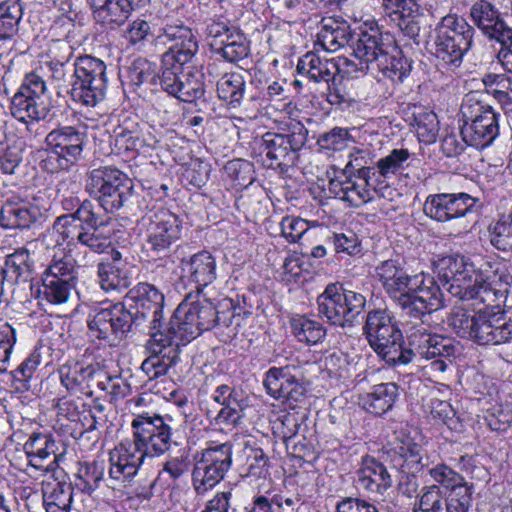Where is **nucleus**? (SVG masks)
Returning a JSON list of instances; mask_svg holds the SVG:
<instances>
[{
  "label": "nucleus",
  "mask_w": 512,
  "mask_h": 512,
  "mask_svg": "<svg viewBox=\"0 0 512 512\" xmlns=\"http://www.w3.org/2000/svg\"><path fill=\"white\" fill-rule=\"evenodd\" d=\"M398 396L399 388L395 383H380L361 398V403L367 412L381 416L393 408Z\"/></svg>",
  "instance_id": "obj_34"
},
{
  "label": "nucleus",
  "mask_w": 512,
  "mask_h": 512,
  "mask_svg": "<svg viewBox=\"0 0 512 512\" xmlns=\"http://www.w3.org/2000/svg\"><path fill=\"white\" fill-rule=\"evenodd\" d=\"M171 419L143 412L134 416L131 422L132 439L145 457H160L168 452L173 444Z\"/></svg>",
  "instance_id": "obj_15"
},
{
  "label": "nucleus",
  "mask_w": 512,
  "mask_h": 512,
  "mask_svg": "<svg viewBox=\"0 0 512 512\" xmlns=\"http://www.w3.org/2000/svg\"><path fill=\"white\" fill-rule=\"evenodd\" d=\"M490 244L497 250L512 252V220L497 221L488 228Z\"/></svg>",
  "instance_id": "obj_55"
},
{
  "label": "nucleus",
  "mask_w": 512,
  "mask_h": 512,
  "mask_svg": "<svg viewBox=\"0 0 512 512\" xmlns=\"http://www.w3.org/2000/svg\"><path fill=\"white\" fill-rule=\"evenodd\" d=\"M73 221L71 217L55 221L51 236L57 235L55 239L57 244H61V241L67 242V251L64 253L71 254L77 260L76 266L89 265L93 262L92 258L86 251H82V248L86 247L96 254L107 252L112 246L111 230L108 226L84 229L82 226L71 224Z\"/></svg>",
  "instance_id": "obj_10"
},
{
  "label": "nucleus",
  "mask_w": 512,
  "mask_h": 512,
  "mask_svg": "<svg viewBox=\"0 0 512 512\" xmlns=\"http://www.w3.org/2000/svg\"><path fill=\"white\" fill-rule=\"evenodd\" d=\"M156 66L145 58L135 59L127 71L130 83L140 86L144 83L157 84Z\"/></svg>",
  "instance_id": "obj_52"
},
{
  "label": "nucleus",
  "mask_w": 512,
  "mask_h": 512,
  "mask_svg": "<svg viewBox=\"0 0 512 512\" xmlns=\"http://www.w3.org/2000/svg\"><path fill=\"white\" fill-rule=\"evenodd\" d=\"M375 277L381 284L385 293L399 306L412 282L414 275L405 270L403 264L397 259H388L375 267Z\"/></svg>",
  "instance_id": "obj_26"
},
{
  "label": "nucleus",
  "mask_w": 512,
  "mask_h": 512,
  "mask_svg": "<svg viewBox=\"0 0 512 512\" xmlns=\"http://www.w3.org/2000/svg\"><path fill=\"white\" fill-rule=\"evenodd\" d=\"M409 157L410 153L407 149H393L386 157L378 160L379 174L384 178L396 174L404 167V163Z\"/></svg>",
  "instance_id": "obj_58"
},
{
  "label": "nucleus",
  "mask_w": 512,
  "mask_h": 512,
  "mask_svg": "<svg viewBox=\"0 0 512 512\" xmlns=\"http://www.w3.org/2000/svg\"><path fill=\"white\" fill-rule=\"evenodd\" d=\"M416 133L421 142L433 143L438 135V119L435 113L427 112L415 117Z\"/></svg>",
  "instance_id": "obj_60"
},
{
  "label": "nucleus",
  "mask_w": 512,
  "mask_h": 512,
  "mask_svg": "<svg viewBox=\"0 0 512 512\" xmlns=\"http://www.w3.org/2000/svg\"><path fill=\"white\" fill-rule=\"evenodd\" d=\"M181 346V342L165 330L151 332L146 343L150 355L141 364L142 372L149 380L165 376L179 362Z\"/></svg>",
  "instance_id": "obj_19"
},
{
  "label": "nucleus",
  "mask_w": 512,
  "mask_h": 512,
  "mask_svg": "<svg viewBox=\"0 0 512 512\" xmlns=\"http://www.w3.org/2000/svg\"><path fill=\"white\" fill-rule=\"evenodd\" d=\"M308 129L299 121H290L282 132L268 131L254 140L253 150L257 152L264 166L272 169L289 167L298 159L299 151L305 146Z\"/></svg>",
  "instance_id": "obj_7"
},
{
  "label": "nucleus",
  "mask_w": 512,
  "mask_h": 512,
  "mask_svg": "<svg viewBox=\"0 0 512 512\" xmlns=\"http://www.w3.org/2000/svg\"><path fill=\"white\" fill-rule=\"evenodd\" d=\"M127 299L135 303V325L150 321L151 331L161 330L163 319L164 295L149 283H138L127 293Z\"/></svg>",
  "instance_id": "obj_23"
},
{
  "label": "nucleus",
  "mask_w": 512,
  "mask_h": 512,
  "mask_svg": "<svg viewBox=\"0 0 512 512\" xmlns=\"http://www.w3.org/2000/svg\"><path fill=\"white\" fill-rule=\"evenodd\" d=\"M474 35V27L465 18L457 14L442 17L434 29L435 57L450 69L458 68L473 45Z\"/></svg>",
  "instance_id": "obj_8"
},
{
  "label": "nucleus",
  "mask_w": 512,
  "mask_h": 512,
  "mask_svg": "<svg viewBox=\"0 0 512 512\" xmlns=\"http://www.w3.org/2000/svg\"><path fill=\"white\" fill-rule=\"evenodd\" d=\"M219 319L215 305L205 295L189 293L176 308L165 331L185 345L214 328Z\"/></svg>",
  "instance_id": "obj_5"
},
{
  "label": "nucleus",
  "mask_w": 512,
  "mask_h": 512,
  "mask_svg": "<svg viewBox=\"0 0 512 512\" xmlns=\"http://www.w3.org/2000/svg\"><path fill=\"white\" fill-rule=\"evenodd\" d=\"M242 418V400L237 399L233 400L232 403L222 407L214 417V422L216 425L220 426L221 429L234 428L240 424Z\"/></svg>",
  "instance_id": "obj_59"
},
{
  "label": "nucleus",
  "mask_w": 512,
  "mask_h": 512,
  "mask_svg": "<svg viewBox=\"0 0 512 512\" xmlns=\"http://www.w3.org/2000/svg\"><path fill=\"white\" fill-rule=\"evenodd\" d=\"M173 44L162 55L161 68L157 73V84L174 96L182 75L185 74L183 67L190 62L198 51V43L190 28L180 25H166L163 28V35Z\"/></svg>",
  "instance_id": "obj_6"
},
{
  "label": "nucleus",
  "mask_w": 512,
  "mask_h": 512,
  "mask_svg": "<svg viewBox=\"0 0 512 512\" xmlns=\"http://www.w3.org/2000/svg\"><path fill=\"white\" fill-rule=\"evenodd\" d=\"M428 473L436 485L443 487L449 493L472 485V483H468L460 473L456 472L445 463L435 465L429 469Z\"/></svg>",
  "instance_id": "obj_45"
},
{
  "label": "nucleus",
  "mask_w": 512,
  "mask_h": 512,
  "mask_svg": "<svg viewBox=\"0 0 512 512\" xmlns=\"http://www.w3.org/2000/svg\"><path fill=\"white\" fill-rule=\"evenodd\" d=\"M365 304L363 294L345 289L338 283L328 284L317 297L319 315L331 325L342 328L352 326Z\"/></svg>",
  "instance_id": "obj_13"
},
{
  "label": "nucleus",
  "mask_w": 512,
  "mask_h": 512,
  "mask_svg": "<svg viewBox=\"0 0 512 512\" xmlns=\"http://www.w3.org/2000/svg\"><path fill=\"white\" fill-rule=\"evenodd\" d=\"M222 56L226 61L234 63L246 58L250 49L246 37L238 30L230 33L228 41L213 50Z\"/></svg>",
  "instance_id": "obj_47"
},
{
  "label": "nucleus",
  "mask_w": 512,
  "mask_h": 512,
  "mask_svg": "<svg viewBox=\"0 0 512 512\" xmlns=\"http://www.w3.org/2000/svg\"><path fill=\"white\" fill-rule=\"evenodd\" d=\"M392 461L403 474H415L428 465L425 450L411 440L403 441L395 448Z\"/></svg>",
  "instance_id": "obj_36"
},
{
  "label": "nucleus",
  "mask_w": 512,
  "mask_h": 512,
  "mask_svg": "<svg viewBox=\"0 0 512 512\" xmlns=\"http://www.w3.org/2000/svg\"><path fill=\"white\" fill-rule=\"evenodd\" d=\"M469 16L484 36L500 44L496 58L506 71L512 73V28L498 8L488 0H477L471 5Z\"/></svg>",
  "instance_id": "obj_12"
},
{
  "label": "nucleus",
  "mask_w": 512,
  "mask_h": 512,
  "mask_svg": "<svg viewBox=\"0 0 512 512\" xmlns=\"http://www.w3.org/2000/svg\"><path fill=\"white\" fill-rule=\"evenodd\" d=\"M419 509L422 512H443L442 491L438 485L432 484L422 489Z\"/></svg>",
  "instance_id": "obj_64"
},
{
  "label": "nucleus",
  "mask_w": 512,
  "mask_h": 512,
  "mask_svg": "<svg viewBox=\"0 0 512 512\" xmlns=\"http://www.w3.org/2000/svg\"><path fill=\"white\" fill-rule=\"evenodd\" d=\"M295 371L296 368L294 366H284V375L281 382L283 398L280 400L287 402L291 407H294L298 403L302 402L307 391L302 380L295 373H293Z\"/></svg>",
  "instance_id": "obj_44"
},
{
  "label": "nucleus",
  "mask_w": 512,
  "mask_h": 512,
  "mask_svg": "<svg viewBox=\"0 0 512 512\" xmlns=\"http://www.w3.org/2000/svg\"><path fill=\"white\" fill-rule=\"evenodd\" d=\"M350 142H354L349 129L334 127L327 132L319 135L317 144L321 149L341 151L344 150Z\"/></svg>",
  "instance_id": "obj_54"
},
{
  "label": "nucleus",
  "mask_w": 512,
  "mask_h": 512,
  "mask_svg": "<svg viewBox=\"0 0 512 512\" xmlns=\"http://www.w3.org/2000/svg\"><path fill=\"white\" fill-rule=\"evenodd\" d=\"M102 376H104V379H99L97 386L105 391L111 397V400L122 399L130 393V384L121 376H109L104 372Z\"/></svg>",
  "instance_id": "obj_62"
},
{
  "label": "nucleus",
  "mask_w": 512,
  "mask_h": 512,
  "mask_svg": "<svg viewBox=\"0 0 512 512\" xmlns=\"http://www.w3.org/2000/svg\"><path fill=\"white\" fill-rule=\"evenodd\" d=\"M145 458L133 439L119 443L109 452L106 485L112 489L131 486Z\"/></svg>",
  "instance_id": "obj_20"
},
{
  "label": "nucleus",
  "mask_w": 512,
  "mask_h": 512,
  "mask_svg": "<svg viewBox=\"0 0 512 512\" xmlns=\"http://www.w3.org/2000/svg\"><path fill=\"white\" fill-rule=\"evenodd\" d=\"M236 31L237 29L231 26L229 20L221 14L219 16L214 15L206 21L205 33L212 50L228 41L230 33Z\"/></svg>",
  "instance_id": "obj_50"
},
{
  "label": "nucleus",
  "mask_w": 512,
  "mask_h": 512,
  "mask_svg": "<svg viewBox=\"0 0 512 512\" xmlns=\"http://www.w3.org/2000/svg\"><path fill=\"white\" fill-rule=\"evenodd\" d=\"M39 211L23 201L7 200L0 210V225L6 229L29 228L37 219Z\"/></svg>",
  "instance_id": "obj_35"
},
{
  "label": "nucleus",
  "mask_w": 512,
  "mask_h": 512,
  "mask_svg": "<svg viewBox=\"0 0 512 512\" xmlns=\"http://www.w3.org/2000/svg\"><path fill=\"white\" fill-rule=\"evenodd\" d=\"M460 114V134L467 146L482 150L491 146L499 136L500 114L483 99L482 94L468 93L462 101Z\"/></svg>",
  "instance_id": "obj_4"
},
{
  "label": "nucleus",
  "mask_w": 512,
  "mask_h": 512,
  "mask_svg": "<svg viewBox=\"0 0 512 512\" xmlns=\"http://www.w3.org/2000/svg\"><path fill=\"white\" fill-rule=\"evenodd\" d=\"M399 307L405 314L422 318L443 307V294L434 278L429 274H414L412 286Z\"/></svg>",
  "instance_id": "obj_21"
},
{
  "label": "nucleus",
  "mask_w": 512,
  "mask_h": 512,
  "mask_svg": "<svg viewBox=\"0 0 512 512\" xmlns=\"http://www.w3.org/2000/svg\"><path fill=\"white\" fill-rule=\"evenodd\" d=\"M124 176L122 171L110 166L93 169L86 181V191L96 199L115 186L119 180H124Z\"/></svg>",
  "instance_id": "obj_40"
},
{
  "label": "nucleus",
  "mask_w": 512,
  "mask_h": 512,
  "mask_svg": "<svg viewBox=\"0 0 512 512\" xmlns=\"http://www.w3.org/2000/svg\"><path fill=\"white\" fill-rule=\"evenodd\" d=\"M290 326L296 339L308 345H315L321 342L326 335V329L322 323L304 315L293 317L290 321Z\"/></svg>",
  "instance_id": "obj_41"
},
{
  "label": "nucleus",
  "mask_w": 512,
  "mask_h": 512,
  "mask_svg": "<svg viewBox=\"0 0 512 512\" xmlns=\"http://www.w3.org/2000/svg\"><path fill=\"white\" fill-rule=\"evenodd\" d=\"M40 363L41 355L39 352L34 351L27 358H25L15 370L11 372V376L17 390H28L29 381L32 379Z\"/></svg>",
  "instance_id": "obj_53"
},
{
  "label": "nucleus",
  "mask_w": 512,
  "mask_h": 512,
  "mask_svg": "<svg viewBox=\"0 0 512 512\" xmlns=\"http://www.w3.org/2000/svg\"><path fill=\"white\" fill-rule=\"evenodd\" d=\"M177 87L174 97L187 103L195 102L204 96V75L200 72H186Z\"/></svg>",
  "instance_id": "obj_43"
},
{
  "label": "nucleus",
  "mask_w": 512,
  "mask_h": 512,
  "mask_svg": "<svg viewBox=\"0 0 512 512\" xmlns=\"http://www.w3.org/2000/svg\"><path fill=\"white\" fill-rule=\"evenodd\" d=\"M21 18L22 7L17 0L0 5V41H9L16 36Z\"/></svg>",
  "instance_id": "obj_46"
},
{
  "label": "nucleus",
  "mask_w": 512,
  "mask_h": 512,
  "mask_svg": "<svg viewBox=\"0 0 512 512\" xmlns=\"http://www.w3.org/2000/svg\"><path fill=\"white\" fill-rule=\"evenodd\" d=\"M107 66L91 55L76 57L70 80L71 99L82 106L95 107L104 100L107 89Z\"/></svg>",
  "instance_id": "obj_11"
},
{
  "label": "nucleus",
  "mask_w": 512,
  "mask_h": 512,
  "mask_svg": "<svg viewBox=\"0 0 512 512\" xmlns=\"http://www.w3.org/2000/svg\"><path fill=\"white\" fill-rule=\"evenodd\" d=\"M16 343V330L8 323L0 326V372L8 371L13 347Z\"/></svg>",
  "instance_id": "obj_61"
},
{
  "label": "nucleus",
  "mask_w": 512,
  "mask_h": 512,
  "mask_svg": "<svg viewBox=\"0 0 512 512\" xmlns=\"http://www.w3.org/2000/svg\"><path fill=\"white\" fill-rule=\"evenodd\" d=\"M184 277L195 284L196 293H202L217 277V264L215 257L203 250L181 260Z\"/></svg>",
  "instance_id": "obj_29"
},
{
  "label": "nucleus",
  "mask_w": 512,
  "mask_h": 512,
  "mask_svg": "<svg viewBox=\"0 0 512 512\" xmlns=\"http://www.w3.org/2000/svg\"><path fill=\"white\" fill-rule=\"evenodd\" d=\"M232 465V445L228 442L208 447L197 456L192 471V486L198 496L213 489Z\"/></svg>",
  "instance_id": "obj_17"
},
{
  "label": "nucleus",
  "mask_w": 512,
  "mask_h": 512,
  "mask_svg": "<svg viewBox=\"0 0 512 512\" xmlns=\"http://www.w3.org/2000/svg\"><path fill=\"white\" fill-rule=\"evenodd\" d=\"M70 217L74 220L71 224L82 226L84 229H86V227L108 226L110 220L109 217L105 220L101 219L95 211L94 204L88 200L83 201L74 213L57 217L55 221H61Z\"/></svg>",
  "instance_id": "obj_48"
},
{
  "label": "nucleus",
  "mask_w": 512,
  "mask_h": 512,
  "mask_svg": "<svg viewBox=\"0 0 512 512\" xmlns=\"http://www.w3.org/2000/svg\"><path fill=\"white\" fill-rule=\"evenodd\" d=\"M128 177L125 175L124 180H119L115 186L109 188L101 197L96 198L106 212H114L120 209L124 202L130 196V186H128Z\"/></svg>",
  "instance_id": "obj_49"
},
{
  "label": "nucleus",
  "mask_w": 512,
  "mask_h": 512,
  "mask_svg": "<svg viewBox=\"0 0 512 512\" xmlns=\"http://www.w3.org/2000/svg\"><path fill=\"white\" fill-rule=\"evenodd\" d=\"M246 82L240 72H227L217 81L218 97L230 107H238L245 94Z\"/></svg>",
  "instance_id": "obj_39"
},
{
  "label": "nucleus",
  "mask_w": 512,
  "mask_h": 512,
  "mask_svg": "<svg viewBox=\"0 0 512 512\" xmlns=\"http://www.w3.org/2000/svg\"><path fill=\"white\" fill-rule=\"evenodd\" d=\"M348 58L339 57L337 59L321 58L315 52H307L303 55L297 64V71L306 75L310 80L329 83L336 75L349 77Z\"/></svg>",
  "instance_id": "obj_27"
},
{
  "label": "nucleus",
  "mask_w": 512,
  "mask_h": 512,
  "mask_svg": "<svg viewBox=\"0 0 512 512\" xmlns=\"http://www.w3.org/2000/svg\"><path fill=\"white\" fill-rule=\"evenodd\" d=\"M28 465L43 472L52 471L58 465V446L51 434L33 432L23 445Z\"/></svg>",
  "instance_id": "obj_28"
},
{
  "label": "nucleus",
  "mask_w": 512,
  "mask_h": 512,
  "mask_svg": "<svg viewBox=\"0 0 512 512\" xmlns=\"http://www.w3.org/2000/svg\"><path fill=\"white\" fill-rule=\"evenodd\" d=\"M102 374L98 363L68 360L59 368L62 386L74 395L92 396L91 383L95 378H101Z\"/></svg>",
  "instance_id": "obj_25"
},
{
  "label": "nucleus",
  "mask_w": 512,
  "mask_h": 512,
  "mask_svg": "<svg viewBox=\"0 0 512 512\" xmlns=\"http://www.w3.org/2000/svg\"><path fill=\"white\" fill-rule=\"evenodd\" d=\"M431 415L434 419L446 425L450 430L457 431L460 428L459 418L452 405L443 400H434L431 405Z\"/></svg>",
  "instance_id": "obj_63"
},
{
  "label": "nucleus",
  "mask_w": 512,
  "mask_h": 512,
  "mask_svg": "<svg viewBox=\"0 0 512 512\" xmlns=\"http://www.w3.org/2000/svg\"><path fill=\"white\" fill-rule=\"evenodd\" d=\"M437 274L445 289L460 300L469 301L475 312L472 341L478 345H500L512 339V310L502 311L511 276L505 264L483 259L477 266L460 254L438 260Z\"/></svg>",
  "instance_id": "obj_1"
},
{
  "label": "nucleus",
  "mask_w": 512,
  "mask_h": 512,
  "mask_svg": "<svg viewBox=\"0 0 512 512\" xmlns=\"http://www.w3.org/2000/svg\"><path fill=\"white\" fill-rule=\"evenodd\" d=\"M96 20L114 29L123 25L134 10V0H89Z\"/></svg>",
  "instance_id": "obj_32"
},
{
  "label": "nucleus",
  "mask_w": 512,
  "mask_h": 512,
  "mask_svg": "<svg viewBox=\"0 0 512 512\" xmlns=\"http://www.w3.org/2000/svg\"><path fill=\"white\" fill-rule=\"evenodd\" d=\"M76 496L71 483L57 482L50 492L44 494L46 512H70Z\"/></svg>",
  "instance_id": "obj_42"
},
{
  "label": "nucleus",
  "mask_w": 512,
  "mask_h": 512,
  "mask_svg": "<svg viewBox=\"0 0 512 512\" xmlns=\"http://www.w3.org/2000/svg\"><path fill=\"white\" fill-rule=\"evenodd\" d=\"M474 492L473 484L465 488H460L454 492L448 493L445 505L446 512H474L472 494Z\"/></svg>",
  "instance_id": "obj_57"
},
{
  "label": "nucleus",
  "mask_w": 512,
  "mask_h": 512,
  "mask_svg": "<svg viewBox=\"0 0 512 512\" xmlns=\"http://www.w3.org/2000/svg\"><path fill=\"white\" fill-rule=\"evenodd\" d=\"M475 313L472 315L462 307L452 309L447 317V325L461 338L473 339Z\"/></svg>",
  "instance_id": "obj_51"
},
{
  "label": "nucleus",
  "mask_w": 512,
  "mask_h": 512,
  "mask_svg": "<svg viewBox=\"0 0 512 512\" xmlns=\"http://www.w3.org/2000/svg\"><path fill=\"white\" fill-rule=\"evenodd\" d=\"M12 116L24 123L45 120L51 110L44 79L36 73L26 75L11 99Z\"/></svg>",
  "instance_id": "obj_16"
},
{
  "label": "nucleus",
  "mask_w": 512,
  "mask_h": 512,
  "mask_svg": "<svg viewBox=\"0 0 512 512\" xmlns=\"http://www.w3.org/2000/svg\"><path fill=\"white\" fill-rule=\"evenodd\" d=\"M353 59L348 58L349 77L370 72L381 73L393 82H402L411 71L393 38L382 33L378 26L365 24L351 45Z\"/></svg>",
  "instance_id": "obj_3"
},
{
  "label": "nucleus",
  "mask_w": 512,
  "mask_h": 512,
  "mask_svg": "<svg viewBox=\"0 0 512 512\" xmlns=\"http://www.w3.org/2000/svg\"><path fill=\"white\" fill-rule=\"evenodd\" d=\"M356 474L358 486L370 493L382 495L392 486L387 468L373 457H363Z\"/></svg>",
  "instance_id": "obj_30"
},
{
  "label": "nucleus",
  "mask_w": 512,
  "mask_h": 512,
  "mask_svg": "<svg viewBox=\"0 0 512 512\" xmlns=\"http://www.w3.org/2000/svg\"><path fill=\"white\" fill-rule=\"evenodd\" d=\"M181 236V221L177 215L161 209L149 216L146 246L149 250L162 253Z\"/></svg>",
  "instance_id": "obj_24"
},
{
  "label": "nucleus",
  "mask_w": 512,
  "mask_h": 512,
  "mask_svg": "<svg viewBox=\"0 0 512 512\" xmlns=\"http://www.w3.org/2000/svg\"><path fill=\"white\" fill-rule=\"evenodd\" d=\"M479 199L465 192L429 194L423 204V213L428 218L446 223L474 213Z\"/></svg>",
  "instance_id": "obj_22"
},
{
  "label": "nucleus",
  "mask_w": 512,
  "mask_h": 512,
  "mask_svg": "<svg viewBox=\"0 0 512 512\" xmlns=\"http://www.w3.org/2000/svg\"><path fill=\"white\" fill-rule=\"evenodd\" d=\"M87 141L86 130L80 126L61 125L45 137V157L41 168L48 173L69 170L81 158Z\"/></svg>",
  "instance_id": "obj_9"
},
{
  "label": "nucleus",
  "mask_w": 512,
  "mask_h": 512,
  "mask_svg": "<svg viewBox=\"0 0 512 512\" xmlns=\"http://www.w3.org/2000/svg\"><path fill=\"white\" fill-rule=\"evenodd\" d=\"M244 467L248 475L254 477H265L268 474V457L263 449L259 447H245Z\"/></svg>",
  "instance_id": "obj_56"
},
{
  "label": "nucleus",
  "mask_w": 512,
  "mask_h": 512,
  "mask_svg": "<svg viewBox=\"0 0 512 512\" xmlns=\"http://www.w3.org/2000/svg\"><path fill=\"white\" fill-rule=\"evenodd\" d=\"M90 335L107 342L110 346L119 343L135 325L133 313L121 303L95 309L88 318Z\"/></svg>",
  "instance_id": "obj_18"
},
{
  "label": "nucleus",
  "mask_w": 512,
  "mask_h": 512,
  "mask_svg": "<svg viewBox=\"0 0 512 512\" xmlns=\"http://www.w3.org/2000/svg\"><path fill=\"white\" fill-rule=\"evenodd\" d=\"M351 30L347 22L333 18L323 19L317 33L315 48L320 47L327 52H335L349 42Z\"/></svg>",
  "instance_id": "obj_33"
},
{
  "label": "nucleus",
  "mask_w": 512,
  "mask_h": 512,
  "mask_svg": "<svg viewBox=\"0 0 512 512\" xmlns=\"http://www.w3.org/2000/svg\"><path fill=\"white\" fill-rule=\"evenodd\" d=\"M106 467L104 461L79 462L74 485L84 493H93L105 481Z\"/></svg>",
  "instance_id": "obj_38"
},
{
  "label": "nucleus",
  "mask_w": 512,
  "mask_h": 512,
  "mask_svg": "<svg viewBox=\"0 0 512 512\" xmlns=\"http://www.w3.org/2000/svg\"><path fill=\"white\" fill-rule=\"evenodd\" d=\"M98 283L105 292H119L130 285V278L123 263L101 260L97 265Z\"/></svg>",
  "instance_id": "obj_37"
},
{
  "label": "nucleus",
  "mask_w": 512,
  "mask_h": 512,
  "mask_svg": "<svg viewBox=\"0 0 512 512\" xmlns=\"http://www.w3.org/2000/svg\"><path fill=\"white\" fill-rule=\"evenodd\" d=\"M111 145L117 154L128 151H137L145 147H152L156 140L149 136L145 138L141 134L139 124L131 119H125L122 124L113 129Z\"/></svg>",
  "instance_id": "obj_31"
},
{
  "label": "nucleus",
  "mask_w": 512,
  "mask_h": 512,
  "mask_svg": "<svg viewBox=\"0 0 512 512\" xmlns=\"http://www.w3.org/2000/svg\"><path fill=\"white\" fill-rule=\"evenodd\" d=\"M77 260L64 250L55 251L49 265L42 274L39 290L41 301L51 305L67 303L76 286Z\"/></svg>",
  "instance_id": "obj_14"
},
{
  "label": "nucleus",
  "mask_w": 512,
  "mask_h": 512,
  "mask_svg": "<svg viewBox=\"0 0 512 512\" xmlns=\"http://www.w3.org/2000/svg\"><path fill=\"white\" fill-rule=\"evenodd\" d=\"M363 329L371 348L389 365L426 360L433 372L443 373L458 350L453 339L431 333L423 324L413 327L408 336L410 347L403 348L402 333L385 310L368 312Z\"/></svg>",
  "instance_id": "obj_2"
}]
</instances>
